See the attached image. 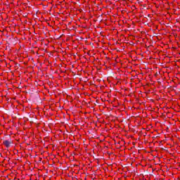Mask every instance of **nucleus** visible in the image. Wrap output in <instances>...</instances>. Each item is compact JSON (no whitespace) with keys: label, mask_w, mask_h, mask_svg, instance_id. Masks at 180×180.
<instances>
[{"label":"nucleus","mask_w":180,"mask_h":180,"mask_svg":"<svg viewBox=\"0 0 180 180\" xmlns=\"http://www.w3.org/2000/svg\"><path fill=\"white\" fill-rule=\"evenodd\" d=\"M4 144L6 147V148H9V147H11V141H4Z\"/></svg>","instance_id":"obj_1"}]
</instances>
